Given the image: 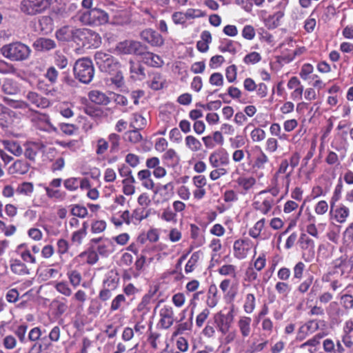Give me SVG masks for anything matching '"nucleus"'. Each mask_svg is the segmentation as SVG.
Here are the masks:
<instances>
[{
  "mask_svg": "<svg viewBox=\"0 0 353 353\" xmlns=\"http://www.w3.org/2000/svg\"><path fill=\"white\" fill-rule=\"evenodd\" d=\"M74 77L83 83L92 81L94 75V68L91 59L82 58L78 59L73 67Z\"/></svg>",
  "mask_w": 353,
  "mask_h": 353,
  "instance_id": "f03ea898",
  "label": "nucleus"
},
{
  "mask_svg": "<svg viewBox=\"0 0 353 353\" xmlns=\"http://www.w3.org/2000/svg\"><path fill=\"white\" fill-rule=\"evenodd\" d=\"M109 16L101 9L93 8L81 14L79 20L84 25L99 26L108 23Z\"/></svg>",
  "mask_w": 353,
  "mask_h": 353,
  "instance_id": "20e7f679",
  "label": "nucleus"
},
{
  "mask_svg": "<svg viewBox=\"0 0 353 353\" xmlns=\"http://www.w3.org/2000/svg\"><path fill=\"white\" fill-rule=\"evenodd\" d=\"M275 289L279 294L287 296L290 290V287L288 283L280 281L276 284Z\"/></svg>",
  "mask_w": 353,
  "mask_h": 353,
  "instance_id": "864d4df0",
  "label": "nucleus"
},
{
  "mask_svg": "<svg viewBox=\"0 0 353 353\" xmlns=\"http://www.w3.org/2000/svg\"><path fill=\"white\" fill-rule=\"evenodd\" d=\"M1 52L4 57L10 61H22L29 58L31 49L27 45L17 41L3 46Z\"/></svg>",
  "mask_w": 353,
  "mask_h": 353,
  "instance_id": "f257e3e1",
  "label": "nucleus"
},
{
  "mask_svg": "<svg viewBox=\"0 0 353 353\" xmlns=\"http://www.w3.org/2000/svg\"><path fill=\"white\" fill-rule=\"evenodd\" d=\"M60 129L64 134L72 135L77 130V128L73 124L61 123L60 124Z\"/></svg>",
  "mask_w": 353,
  "mask_h": 353,
  "instance_id": "774afa93",
  "label": "nucleus"
},
{
  "mask_svg": "<svg viewBox=\"0 0 353 353\" xmlns=\"http://www.w3.org/2000/svg\"><path fill=\"white\" fill-rule=\"evenodd\" d=\"M268 161V158L267 155L263 152L261 151L260 154L257 156L254 166L261 169L264 168V164Z\"/></svg>",
  "mask_w": 353,
  "mask_h": 353,
  "instance_id": "a18cd8bd",
  "label": "nucleus"
},
{
  "mask_svg": "<svg viewBox=\"0 0 353 353\" xmlns=\"http://www.w3.org/2000/svg\"><path fill=\"white\" fill-rule=\"evenodd\" d=\"M234 256L238 259H243L247 255V249L245 248L243 240H236L234 243Z\"/></svg>",
  "mask_w": 353,
  "mask_h": 353,
  "instance_id": "aec40b11",
  "label": "nucleus"
},
{
  "mask_svg": "<svg viewBox=\"0 0 353 353\" xmlns=\"http://www.w3.org/2000/svg\"><path fill=\"white\" fill-rule=\"evenodd\" d=\"M75 37V42H81L83 46L97 48L101 43L100 35L88 28H77Z\"/></svg>",
  "mask_w": 353,
  "mask_h": 353,
  "instance_id": "39448f33",
  "label": "nucleus"
},
{
  "mask_svg": "<svg viewBox=\"0 0 353 353\" xmlns=\"http://www.w3.org/2000/svg\"><path fill=\"white\" fill-rule=\"evenodd\" d=\"M50 5V0H22L21 11L27 15H36L45 11Z\"/></svg>",
  "mask_w": 353,
  "mask_h": 353,
  "instance_id": "423d86ee",
  "label": "nucleus"
},
{
  "mask_svg": "<svg viewBox=\"0 0 353 353\" xmlns=\"http://www.w3.org/2000/svg\"><path fill=\"white\" fill-rule=\"evenodd\" d=\"M335 267L340 270L341 275L348 274L353 268L351 264L347 263L346 259H341L340 263L335 264Z\"/></svg>",
  "mask_w": 353,
  "mask_h": 353,
  "instance_id": "cd10ccee",
  "label": "nucleus"
},
{
  "mask_svg": "<svg viewBox=\"0 0 353 353\" xmlns=\"http://www.w3.org/2000/svg\"><path fill=\"white\" fill-rule=\"evenodd\" d=\"M143 53L140 54L143 61L152 67H160L163 63V61L160 57L152 52L148 51V47L144 45V50L142 51Z\"/></svg>",
  "mask_w": 353,
  "mask_h": 353,
  "instance_id": "ddd939ff",
  "label": "nucleus"
},
{
  "mask_svg": "<svg viewBox=\"0 0 353 353\" xmlns=\"http://www.w3.org/2000/svg\"><path fill=\"white\" fill-rule=\"evenodd\" d=\"M219 273L221 275H232L235 277V266L233 265H224L219 269Z\"/></svg>",
  "mask_w": 353,
  "mask_h": 353,
  "instance_id": "de8ad7c7",
  "label": "nucleus"
},
{
  "mask_svg": "<svg viewBox=\"0 0 353 353\" xmlns=\"http://www.w3.org/2000/svg\"><path fill=\"white\" fill-rule=\"evenodd\" d=\"M55 289L65 296H70L72 294V290L65 281L58 282L55 285Z\"/></svg>",
  "mask_w": 353,
  "mask_h": 353,
  "instance_id": "72a5a7b5",
  "label": "nucleus"
},
{
  "mask_svg": "<svg viewBox=\"0 0 353 353\" xmlns=\"http://www.w3.org/2000/svg\"><path fill=\"white\" fill-rule=\"evenodd\" d=\"M272 203V199H265L260 205H259V202H255L254 205L256 209L260 210L263 214H267L271 209Z\"/></svg>",
  "mask_w": 353,
  "mask_h": 353,
  "instance_id": "58836bf2",
  "label": "nucleus"
},
{
  "mask_svg": "<svg viewBox=\"0 0 353 353\" xmlns=\"http://www.w3.org/2000/svg\"><path fill=\"white\" fill-rule=\"evenodd\" d=\"M313 278L310 276L305 279L298 287V291L300 293H305L310 288V285L312 283Z\"/></svg>",
  "mask_w": 353,
  "mask_h": 353,
  "instance_id": "69168bd1",
  "label": "nucleus"
},
{
  "mask_svg": "<svg viewBox=\"0 0 353 353\" xmlns=\"http://www.w3.org/2000/svg\"><path fill=\"white\" fill-rule=\"evenodd\" d=\"M185 144L192 151L197 152L201 148V142L192 135L185 137Z\"/></svg>",
  "mask_w": 353,
  "mask_h": 353,
  "instance_id": "4be33fe9",
  "label": "nucleus"
},
{
  "mask_svg": "<svg viewBox=\"0 0 353 353\" xmlns=\"http://www.w3.org/2000/svg\"><path fill=\"white\" fill-rule=\"evenodd\" d=\"M261 59V57L259 53L256 52H252L248 54L243 59L244 62L246 64H254L259 62Z\"/></svg>",
  "mask_w": 353,
  "mask_h": 353,
  "instance_id": "37998d69",
  "label": "nucleus"
},
{
  "mask_svg": "<svg viewBox=\"0 0 353 353\" xmlns=\"http://www.w3.org/2000/svg\"><path fill=\"white\" fill-rule=\"evenodd\" d=\"M10 269L14 274L18 275L29 274L30 271L26 265L20 260L15 259L10 264Z\"/></svg>",
  "mask_w": 353,
  "mask_h": 353,
  "instance_id": "a211bd4d",
  "label": "nucleus"
},
{
  "mask_svg": "<svg viewBox=\"0 0 353 353\" xmlns=\"http://www.w3.org/2000/svg\"><path fill=\"white\" fill-rule=\"evenodd\" d=\"M71 214L75 216L84 218L88 214V210L84 206L75 205L71 209Z\"/></svg>",
  "mask_w": 353,
  "mask_h": 353,
  "instance_id": "4c0bfd02",
  "label": "nucleus"
},
{
  "mask_svg": "<svg viewBox=\"0 0 353 353\" xmlns=\"http://www.w3.org/2000/svg\"><path fill=\"white\" fill-rule=\"evenodd\" d=\"M76 30V28H72L69 26H64L57 30L55 36L56 38L60 41L75 42Z\"/></svg>",
  "mask_w": 353,
  "mask_h": 353,
  "instance_id": "1a4fd4ad",
  "label": "nucleus"
},
{
  "mask_svg": "<svg viewBox=\"0 0 353 353\" xmlns=\"http://www.w3.org/2000/svg\"><path fill=\"white\" fill-rule=\"evenodd\" d=\"M251 319L250 317L243 316L240 319L238 322V325L240 330V332L243 337H247L250 334V323Z\"/></svg>",
  "mask_w": 353,
  "mask_h": 353,
  "instance_id": "6ab92c4d",
  "label": "nucleus"
},
{
  "mask_svg": "<svg viewBox=\"0 0 353 353\" xmlns=\"http://www.w3.org/2000/svg\"><path fill=\"white\" fill-rule=\"evenodd\" d=\"M130 70L131 73H134L145 77V68L141 64H136L132 60H130Z\"/></svg>",
  "mask_w": 353,
  "mask_h": 353,
  "instance_id": "4d7b16f0",
  "label": "nucleus"
},
{
  "mask_svg": "<svg viewBox=\"0 0 353 353\" xmlns=\"http://www.w3.org/2000/svg\"><path fill=\"white\" fill-rule=\"evenodd\" d=\"M152 323L150 322L149 330H148L149 335H148V341L153 349L157 350L158 345L157 343V340L159 338L160 334L157 332H153L152 331Z\"/></svg>",
  "mask_w": 353,
  "mask_h": 353,
  "instance_id": "473e14b6",
  "label": "nucleus"
},
{
  "mask_svg": "<svg viewBox=\"0 0 353 353\" xmlns=\"http://www.w3.org/2000/svg\"><path fill=\"white\" fill-rule=\"evenodd\" d=\"M26 98L32 104L37 108H46L50 104L48 99L39 95L34 92H29Z\"/></svg>",
  "mask_w": 353,
  "mask_h": 353,
  "instance_id": "2eb2a0df",
  "label": "nucleus"
},
{
  "mask_svg": "<svg viewBox=\"0 0 353 353\" xmlns=\"http://www.w3.org/2000/svg\"><path fill=\"white\" fill-rule=\"evenodd\" d=\"M125 301V297L123 294L117 295L112 301L111 310L115 311L120 308L121 304Z\"/></svg>",
  "mask_w": 353,
  "mask_h": 353,
  "instance_id": "8fccbe9b",
  "label": "nucleus"
},
{
  "mask_svg": "<svg viewBox=\"0 0 353 353\" xmlns=\"http://www.w3.org/2000/svg\"><path fill=\"white\" fill-rule=\"evenodd\" d=\"M299 242L301 249L307 250L309 248H314V241L310 239L305 234H301Z\"/></svg>",
  "mask_w": 353,
  "mask_h": 353,
  "instance_id": "e433bc0d",
  "label": "nucleus"
},
{
  "mask_svg": "<svg viewBox=\"0 0 353 353\" xmlns=\"http://www.w3.org/2000/svg\"><path fill=\"white\" fill-rule=\"evenodd\" d=\"M42 30H52L53 28V19L50 16H43L39 20Z\"/></svg>",
  "mask_w": 353,
  "mask_h": 353,
  "instance_id": "c85d7f7f",
  "label": "nucleus"
},
{
  "mask_svg": "<svg viewBox=\"0 0 353 353\" xmlns=\"http://www.w3.org/2000/svg\"><path fill=\"white\" fill-rule=\"evenodd\" d=\"M341 303L345 310L353 308V296L345 294L341 296Z\"/></svg>",
  "mask_w": 353,
  "mask_h": 353,
  "instance_id": "79ce46f5",
  "label": "nucleus"
},
{
  "mask_svg": "<svg viewBox=\"0 0 353 353\" xmlns=\"http://www.w3.org/2000/svg\"><path fill=\"white\" fill-rule=\"evenodd\" d=\"M141 37L153 46H161L164 42L162 36L151 29L143 30Z\"/></svg>",
  "mask_w": 353,
  "mask_h": 353,
  "instance_id": "9d476101",
  "label": "nucleus"
},
{
  "mask_svg": "<svg viewBox=\"0 0 353 353\" xmlns=\"http://www.w3.org/2000/svg\"><path fill=\"white\" fill-rule=\"evenodd\" d=\"M265 224V219H261L259 221H257L254 226L249 231V234L252 237L256 239L259 236L260 233L262 230V229L264 227Z\"/></svg>",
  "mask_w": 353,
  "mask_h": 353,
  "instance_id": "c756f323",
  "label": "nucleus"
},
{
  "mask_svg": "<svg viewBox=\"0 0 353 353\" xmlns=\"http://www.w3.org/2000/svg\"><path fill=\"white\" fill-rule=\"evenodd\" d=\"M299 159H300V155L297 152L294 153L292 155V157H290L289 165H290L291 170L285 176V179L287 181L288 185L289 184L290 178V176H291L293 170H294V168L295 167H296L299 163Z\"/></svg>",
  "mask_w": 353,
  "mask_h": 353,
  "instance_id": "b1692460",
  "label": "nucleus"
},
{
  "mask_svg": "<svg viewBox=\"0 0 353 353\" xmlns=\"http://www.w3.org/2000/svg\"><path fill=\"white\" fill-rule=\"evenodd\" d=\"M161 319L160 324L164 329H168L173 325L174 312L172 308L170 306H164L159 312Z\"/></svg>",
  "mask_w": 353,
  "mask_h": 353,
  "instance_id": "9b49d317",
  "label": "nucleus"
},
{
  "mask_svg": "<svg viewBox=\"0 0 353 353\" xmlns=\"http://www.w3.org/2000/svg\"><path fill=\"white\" fill-rule=\"evenodd\" d=\"M210 314V311L208 309L205 308L204 309L198 316H196V324L198 327H201L207 318L208 317Z\"/></svg>",
  "mask_w": 353,
  "mask_h": 353,
  "instance_id": "680f3d73",
  "label": "nucleus"
},
{
  "mask_svg": "<svg viewBox=\"0 0 353 353\" xmlns=\"http://www.w3.org/2000/svg\"><path fill=\"white\" fill-rule=\"evenodd\" d=\"M230 141L233 148H239L243 147L245 143V139L241 135H237L234 138H230Z\"/></svg>",
  "mask_w": 353,
  "mask_h": 353,
  "instance_id": "052dcab7",
  "label": "nucleus"
},
{
  "mask_svg": "<svg viewBox=\"0 0 353 353\" xmlns=\"http://www.w3.org/2000/svg\"><path fill=\"white\" fill-rule=\"evenodd\" d=\"M209 81L212 85L221 86L223 83V75L219 72H214L210 76Z\"/></svg>",
  "mask_w": 353,
  "mask_h": 353,
  "instance_id": "5fc2aeb1",
  "label": "nucleus"
},
{
  "mask_svg": "<svg viewBox=\"0 0 353 353\" xmlns=\"http://www.w3.org/2000/svg\"><path fill=\"white\" fill-rule=\"evenodd\" d=\"M200 252H195L192 254L185 267V271L186 273L192 272L194 270V266L200 258Z\"/></svg>",
  "mask_w": 353,
  "mask_h": 353,
  "instance_id": "5701e85b",
  "label": "nucleus"
},
{
  "mask_svg": "<svg viewBox=\"0 0 353 353\" xmlns=\"http://www.w3.org/2000/svg\"><path fill=\"white\" fill-rule=\"evenodd\" d=\"M32 46L39 52H47L54 49L57 46L55 41L51 39L40 37L36 39Z\"/></svg>",
  "mask_w": 353,
  "mask_h": 353,
  "instance_id": "f8f14e48",
  "label": "nucleus"
},
{
  "mask_svg": "<svg viewBox=\"0 0 353 353\" xmlns=\"http://www.w3.org/2000/svg\"><path fill=\"white\" fill-rule=\"evenodd\" d=\"M30 169V164L24 160H17L9 168L11 174L21 175L26 174Z\"/></svg>",
  "mask_w": 353,
  "mask_h": 353,
  "instance_id": "dca6fc26",
  "label": "nucleus"
},
{
  "mask_svg": "<svg viewBox=\"0 0 353 353\" xmlns=\"http://www.w3.org/2000/svg\"><path fill=\"white\" fill-rule=\"evenodd\" d=\"M209 161L213 168H219L220 165H225L229 163V157L227 152L223 151H215L209 157Z\"/></svg>",
  "mask_w": 353,
  "mask_h": 353,
  "instance_id": "4468645a",
  "label": "nucleus"
},
{
  "mask_svg": "<svg viewBox=\"0 0 353 353\" xmlns=\"http://www.w3.org/2000/svg\"><path fill=\"white\" fill-rule=\"evenodd\" d=\"M70 283L74 286H78L81 281V275L77 270H72L68 273Z\"/></svg>",
  "mask_w": 353,
  "mask_h": 353,
  "instance_id": "ea45409f",
  "label": "nucleus"
},
{
  "mask_svg": "<svg viewBox=\"0 0 353 353\" xmlns=\"http://www.w3.org/2000/svg\"><path fill=\"white\" fill-rule=\"evenodd\" d=\"M236 182L239 185L242 186L245 190H248L255 184L256 180L253 177H239L236 180Z\"/></svg>",
  "mask_w": 353,
  "mask_h": 353,
  "instance_id": "2f4dec72",
  "label": "nucleus"
},
{
  "mask_svg": "<svg viewBox=\"0 0 353 353\" xmlns=\"http://www.w3.org/2000/svg\"><path fill=\"white\" fill-rule=\"evenodd\" d=\"M150 213V210H145L144 208H138L132 212V218L141 221L148 218Z\"/></svg>",
  "mask_w": 353,
  "mask_h": 353,
  "instance_id": "393cba45",
  "label": "nucleus"
},
{
  "mask_svg": "<svg viewBox=\"0 0 353 353\" xmlns=\"http://www.w3.org/2000/svg\"><path fill=\"white\" fill-rule=\"evenodd\" d=\"M17 192L20 194H28L33 191V185L32 183L23 182L17 189Z\"/></svg>",
  "mask_w": 353,
  "mask_h": 353,
  "instance_id": "09e8293b",
  "label": "nucleus"
},
{
  "mask_svg": "<svg viewBox=\"0 0 353 353\" xmlns=\"http://www.w3.org/2000/svg\"><path fill=\"white\" fill-rule=\"evenodd\" d=\"M323 350L326 353H336L335 345L332 340L327 339L323 343Z\"/></svg>",
  "mask_w": 353,
  "mask_h": 353,
  "instance_id": "338daca9",
  "label": "nucleus"
},
{
  "mask_svg": "<svg viewBox=\"0 0 353 353\" xmlns=\"http://www.w3.org/2000/svg\"><path fill=\"white\" fill-rule=\"evenodd\" d=\"M87 255V263L93 265L99 260L97 252L94 250H89L88 252H83L81 256Z\"/></svg>",
  "mask_w": 353,
  "mask_h": 353,
  "instance_id": "bf43d9fd",
  "label": "nucleus"
},
{
  "mask_svg": "<svg viewBox=\"0 0 353 353\" xmlns=\"http://www.w3.org/2000/svg\"><path fill=\"white\" fill-rule=\"evenodd\" d=\"M146 121L141 114H134L133 121L130 123V127L134 129L140 130L145 125Z\"/></svg>",
  "mask_w": 353,
  "mask_h": 353,
  "instance_id": "7c9ffc66",
  "label": "nucleus"
},
{
  "mask_svg": "<svg viewBox=\"0 0 353 353\" xmlns=\"http://www.w3.org/2000/svg\"><path fill=\"white\" fill-rule=\"evenodd\" d=\"M94 59L99 69L103 72L112 74L120 68L119 62L111 54L103 51H97Z\"/></svg>",
  "mask_w": 353,
  "mask_h": 353,
  "instance_id": "7ed1b4c3",
  "label": "nucleus"
},
{
  "mask_svg": "<svg viewBox=\"0 0 353 353\" xmlns=\"http://www.w3.org/2000/svg\"><path fill=\"white\" fill-rule=\"evenodd\" d=\"M19 292L17 289L12 288L6 294V299L9 303H15L19 300Z\"/></svg>",
  "mask_w": 353,
  "mask_h": 353,
  "instance_id": "e2e57ef3",
  "label": "nucleus"
},
{
  "mask_svg": "<svg viewBox=\"0 0 353 353\" xmlns=\"http://www.w3.org/2000/svg\"><path fill=\"white\" fill-rule=\"evenodd\" d=\"M144 45L140 41L134 40H125L119 42L116 47L115 51L119 54H134L136 56L143 53Z\"/></svg>",
  "mask_w": 353,
  "mask_h": 353,
  "instance_id": "0eeeda50",
  "label": "nucleus"
},
{
  "mask_svg": "<svg viewBox=\"0 0 353 353\" xmlns=\"http://www.w3.org/2000/svg\"><path fill=\"white\" fill-rule=\"evenodd\" d=\"M119 281V278L117 275H110L103 281L104 288L110 290H114L117 288Z\"/></svg>",
  "mask_w": 353,
  "mask_h": 353,
  "instance_id": "bb28decb",
  "label": "nucleus"
},
{
  "mask_svg": "<svg viewBox=\"0 0 353 353\" xmlns=\"http://www.w3.org/2000/svg\"><path fill=\"white\" fill-rule=\"evenodd\" d=\"M305 265L303 262L297 263L293 269L294 279H301L303 276V273L305 270Z\"/></svg>",
  "mask_w": 353,
  "mask_h": 353,
  "instance_id": "3c124183",
  "label": "nucleus"
},
{
  "mask_svg": "<svg viewBox=\"0 0 353 353\" xmlns=\"http://www.w3.org/2000/svg\"><path fill=\"white\" fill-rule=\"evenodd\" d=\"M349 214V209L342 206L335 212V218L339 223H343Z\"/></svg>",
  "mask_w": 353,
  "mask_h": 353,
  "instance_id": "f704fd0d",
  "label": "nucleus"
},
{
  "mask_svg": "<svg viewBox=\"0 0 353 353\" xmlns=\"http://www.w3.org/2000/svg\"><path fill=\"white\" fill-rule=\"evenodd\" d=\"M3 145L5 148L14 154L15 156H19L22 154L23 150L19 144L14 141H4Z\"/></svg>",
  "mask_w": 353,
  "mask_h": 353,
  "instance_id": "412c9836",
  "label": "nucleus"
},
{
  "mask_svg": "<svg viewBox=\"0 0 353 353\" xmlns=\"http://www.w3.org/2000/svg\"><path fill=\"white\" fill-rule=\"evenodd\" d=\"M54 61L57 67L64 69L68 64L67 57L62 53L57 52L54 55Z\"/></svg>",
  "mask_w": 353,
  "mask_h": 353,
  "instance_id": "c9c22d12",
  "label": "nucleus"
},
{
  "mask_svg": "<svg viewBox=\"0 0 353 353\" xmlns=\"http://www.w3.org/2000/svg\"><path fill=\"white\" fill-rule=\"evenodd\" d=\"M119 135L112 133L109 136V141L111 143V152H114L118 150L119 145Z\"/></svg>",
  "mask_w": 353,
  "mask_h": 353,
  "instance_id": "0e129e2a",
  "label": "nucleus"
},
{
  "mask_svg": "<svg viewBox=\"0 0 353 353\" xmlns=\"http://www.w3.org/2000/svg\"><path fill=\"white\" fill-rule=\"evenodd\" d=\"M236 67L232 65L226 68V78L229 82H233L236 78Z\"/></svg>",
  "mask_w": 353,
  "mask_h": 353,
  "instance_id": "13d9d810",
  "label": "nucleus"
},
{
  "mask_svg": "<svg viewBox=\"0 0 353 353\" xmlns=\"http://www.w3.org/2000/svg\"><path fill=\"white\" fill-rule=\"evenodd\" d=\"M2 90L7 94H14L17 92V88L12 85L11 81H6L2 85Z\"/></svg>",
  "mask_w": 353,
  "mask_h": 353,
  "instance_id": "6e6d98bb",
  "label": "nucleus"
},
{
  "mask_svg": "<svg viewBox=\"0 0 353 353\" xmlns=\"http://www.w3.org/2000/svg\"><path fill=\"white\" fill-rule=\"evenodd\" d=\"M139 130H132L125 133V140L132 143H137L142 140V136L140 134Z\"/></svg>",
  "mask_w": 353,
  "mask_h": 353,
  "instance_id": "a878e982",
  "label": "nucleus"
},
{
  "mask_svg": "<svg viewBox=\"0 0 353 353\" xmlns=\"http://www.w3.org/2000/svg\"><path fill=\"white\" fill-rule=\"evenodd\" d=\"M242 36L248 40H252L255 37V30L250 25L245 26L242 30Z\"/></svg>",
  "mask_w": 353,
  "mask_h": 353,
  "instance_id": "603ef678",
  "label": "nucleus"
},
{
  "mask_svg": "<svg viewBox=\"0 0 353 353\" xmlns=\"http://www.w3.org/2000/svg\"><path fill=\"white\" fill-rule=\"evenodd\" d=\"M89 99L91 101L99 105H108L110 100L104 93L99 90H92L88 94Z\"/></svg>",
  "mask_w": 353,
  "mask_h": 353,
  "instance_id": "f3484780",
  "label": "nucleus"
},
{
  "mask_svg": "<svg viewBox=\"0 0 353 353\" xmlns=\"http://www.w3.org/2000/svg\"><path fill=\"white\" fill-rule=\"evenodd\" d=\"M214 319L219 331L222 334H226L229 331L234 320L233 309H231L227 313L220 311L214 315Z\"/></svg>",
  "mask_w": 353,
  "mask_h": 353,
  "instance_id": "6e6552de",
  "label": "nucleus"
},
{
  "mask_svg": "<svg viewBox=\"0 0 353 353\" xmlns=\"http://www.w3.org/2000/svg\"><path fill=\"white\" fill-rule=\"evenodd\" d=\"M106 228V223L104 221H95L91 225V230L93 233H101Z\"/></svg>",
  "mask_w": 353,
  "mask_h": 353,
  "instance_id": "49530a36",
  "label": "nucleus"
},
{
  "mask_svg": "<svg viewBox=\"0 0 353 353\" xmlns=\"http://www.w3.org/2000/svg\"><path fill=\"white\" fill-rule=\"evenodd\" d=\"M255 307V298L252 294H248L246 296V301L244 305L245 311L247 313H251Z\"/></svg>",
  "mask_w": 353,
  "mask_h": 353,
  "instance_id": "c03bdc74",
  "label": "nucleus"
},
{
  "mask_svg": "<svg viewBox=\"0 0 353 353\" xmlns=\"http://www.w3.org/2000/svg\"><path fill=\"white\" fill-rule=\"evenodd\" d=\"M251 138L254 142H259L265 138V132L263 130L256 128L251 132Z\"/></svg>",
  "mask_w": 353,
  "mask_h": 353,
  "instance_id": "a19ab883",
  "label": "nucleus"
}]
</instances>
